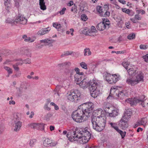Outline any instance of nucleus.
Here are the masks:
<instances>
[{"label":"nucleus","instance_id":"nucleus-1","mask_svg":"<svg viewBox=\"0 0 148 148\" xmlns=\"http://www.w3.org/2000/svg\"><path fill=\"white\" fill-rule=\"evenodd\" d=\"M94 108L93 104L89 102L82 104L76 110L74 111L71 114L73 119L77 122H81L90 116Z\"/></svg>","mask_w":148,"mask_h":148},{"label":"nucleus","instance_id":"nucleus-2","mask_svg":"<svg viewBox=\"0 0 148 148\" xmlns=\"http://www.w3.org/2000/svg\"><path fill=\"white\" fill-rule=\"evenodd\" d=\"M68 130V132L64 130L63 133L64 135L67 133L66 136L71 142L78 141L80 143L84 144L87 143L91 137V134L88 130Z\"/></svg>","mask_w":148,"mask_h":148},{"label":"nucleus","instance_id":"nucleus-3","mask_svg":"<svg viewBox=\"0 0 148 148\" xmlns=\"http://www.w3.org/2000/svg\"><path fill=\"white\" fill-rule=\"evenodd\" d=\"M84 89L89 86L91 95L94 98L97 97L100 93V86L95 81H90L88 83L86 79H83L79 85Z\"/></svg>","mask_w":148,"mask_h":148},{"label":"nucleus","instance_id":"nucleus-4","mask_svg":"<svg viewBox=\"0 0 148 148\" xmlns=\"http://www.w3.org/2000/svg\"><path fill=\"white\" fill-rule=\"evenodd\" d=\"M100 114H101V111L96 110L92 116L91 121L94 130H103L105 126L106 117L97 115Z\"/></svg>","mask_w":148,"mask_h":148},{"label":"nucleus","instance_id":"nucleus-5","mask_svg":"<svg viewBox=\"0 0 148 148\" xmlns=\"http://www.w3.org/2000/svg\"><path fill=\"white\" fill-rule=\"evenodd\" d=\"M145 96L144 95H142L137 98H135L133 99L128 98L125 101L127 103H130L131 106L136 105L138 103L140 105H141L143 107H145Z\"/></svg>","mask_w":148,"mask_h":148},{"label":"nucleus","instance_id":"nucleus-6","mask_svg":"<svg viewBox=\"0 0 148 148\" xmlns=\"http://www.w3.org/2000/svg\"><path fill=\"white\" fill-rule=\"evenodd\" d=\"M27 19L21 16H17L13 19L8 18L6 21L7 23H10L12 25L16 24L18 23L25 25L27 23Z\"/></svg>","mask_w":148,"mask_h":148},{"label":"nucleus","instance_id":"nucleus-7","mask_svg":"<svg viewBox=\"0 0 148 148\" xmlns=\"http://www.w3.org/2000/svg\"><path fill=\"white\" fill-rule=\"evenodd\" d=\"M81 95V93L78 90H76L74 91H71L68 93L67 96L68 99L73 101L78 97H79Z\"/></svg>","mask_w":148,"mask_h":148},{"label":"nucleus","instance_id":"nucleus-8","mask_svg":"<svg viewBox=\"0 0 148 148\" xmlns=\"http://www.w3.org/2000/svg\"><path fill=\"white\" fill-rule=\"evenodd\" d=\"M127 120L122 118L120 121L118 122L119 128L122 129H126L128 127V123Z\"/></svg>","mask_w":148,"mask_h":148},{"label":"nucleus","instance_id":"nucleus-9","mask_svg":"<svg viewBox=\"0 0 148 148\" xmlns=\"http://www.w3.org/2000/svg\"><path fill=\"white\" fill-rule=\"evenodd\" d=\"M55 41L54 40L50 38H46L40 40L41 42L44 43L45 45L48 46L49 47L52 46V44Z\"/></svg>","mask_w":148,"mask_h":148},{"label":"nucleus","instance_id":"nucleus-10","mask_svg":"<svg viewBox=\"0 0 148 148\" xmlns=\"http://www.w3.org/2000/svg\"><path fill=\"white\" fill-rule=\"evenodd\" d=\"M57 143L56 142L52 143V141L48 138L45 139L43 142V145L45 147H48L49 145L51 146H54Z\"/></svg>","mask_w":148,"mask_h":148},{"label":"nucleus","instance_id":"nucleus-11","mask_svg":"<svg viewBox=\"0 0 148 148\" xmlns=\"http://www.w3.org/2000/svg\"><path fill=\"white\" fill-rule=\"evenodd\" d=\"M127 95V93L126 91L125 90H122L120 91L118 95L117 96L120 99H123L126 97Z\"/></svg>","mask_w":148,"mask_h":148},{"label":"nucleus","instance_id":"nucleus-12","mask_svg":"<svg viewBox=\"0 0 148 148\" xmlns=\"http://www.w3.org/2000/svg\"><path fill=\"white\" fill-rule=\"evenodd\" d=\"M89 29L87 27H85L84 28H82L80 30V33L85 34V35H88L90 36H92L93 34H90L89 31Z\"/></svg>","mask_w":148,"mask_h":148},{"label":"nucleus","instance_id":"nucleus-13","mask_svg":"<svg viewBox=\"0 0 148 148\" xmlns=\"http://www.w3.org/2000/svg\"><path fill=\"white\" fill-rule=\"evenodd\" d=\"M118 122L116 123L113 122H109L108 124L109 127L112 129H114V130H119V128L118 126Z\"/></svg>","mask_w":148,"mask_h":148},{"label":"nucleus","instance_id":"nucleus-14","mask_svg":"<svg viewBox=\"0 0 148 148\" xmlns=\"http://www.w3.org/2000/svg\"><path fill=\"white\" fill-rule=\"evenodd\" d=\"M50 29V28L49 27L42 28L38 32V34L40 35H43L48 33Z\"/></svg>","mask_w":148,"mask_h":148},{"label":"nucleus","instance_id":"nucleus-15","mask_svg":"<svg viewBox=\"0 0 148 148\" xmlns=\"http://www.w3.org/2000/svg\"><path fill=\"white\" fill-rule=\"evenodd\" d=\"M23 38L24 39V40L25 42H34L35 40L36 39V37H34L33 38H31L30 37H27L26 35H24L23 36Z\"/></svg>","mask_w":148,"mask_h":148},{"label":"nucleus","instance_id":"nucleus-16","mask_svg":"<svg viewBox=\"0 0 148 148\" xmlns=\"http://www.w3.org/2000/svg\"><path fill=\"white\" fill-rule=\"evenodd\" d=\"M75 81L77 84L79 85L82 81V77L78 74H75L74 76Z\"/></svg>","mask_w":148,"mask_h":148},{"label":"nucleus","instance_id":"nucleus-17","mask_svg":"<svg viewBox=\"0 0 148 148\" xmlns=\"http://www.w3.org/2000/svg\"><path fill=\"white\" fill-rule=\"evenodd\" d=\"M104 21L100 22L97 24V29L99 31H103L106 27L105 26Z\"/></svg>","mask_w":148,"mask_h":148},{"label":"nucleus","instance_id":"nucleus-18","mask_svg":"<svg viewBox=\"0 0 148 148\" xmlns=\"http://www.w3.org/2000/svg\"><path fill=\"white\" fill-rule=\"evenodd\" d=\"M126 82L128 84L132 86H134L138 84L135 79L132 78L127 79L126 80Z\"/></svg>","mask_w":148,"mask_h":148},{"label":"nucleus","instance_id":"nucleus-19","mask_svg":"<svg viewBox=\"0 0 148 148\" xmlns=\"http://www.w3.org/2000/svg\"><path fill=\"white\" fill-rule=\"evenodd\" d=\"M111 77V78L110 81V84H114L119 79V78L115 74L112 75Z\"/></svg>","mask_w":148,"mask_h":148},{"label":"nucleus","instance_id":"nucleus-20","mask_svg":"<svg viewBox=\"0 0 148 148\" xmlns=\"http://www.w3.org/2000/svg\"><path fill=\"white\" fill-rule=\"evenodd\" d=\"M67 27V25L65 21H64L63 23L60 24V29L59 30V31H60L62 32H64L66 29Z\"/></svg>","mask_w":148,"mask_h":148},{"label":"nucleus","instance_id":"nucleus-21","mask_svg":"<svg viewBox=\"0 0 148 148\" xmlns=\"http://www.w3.org/2000/svg\"><path fill=\"white\" fill-rule=\"evenodd\" d=\"M131 114V112L130 111L127 110L125 112L124 116L122 118L128 120V119L130 118Z\"/></svg>","mask_w":148,"mask_h":148},{"label":"nucleus","instance_id":"nucleus-22","mask_svg":"<svg viewBox=\"0 0 148 148\" xmlns=\"http://www.w3.org/2000/svg\"><path fill=\"white\" fill-rule=\"evenodd\" d=\"M109 112V115L111 117H114L117 116L118 114V110H112L111 112Z\"/></svg>","mask_w":148,"mask_h":148},{"label":"nucleus","instance_id":"nucleus-23","mask_svg":"<svg viewBox=\"0 0 148 148\" xmlns=\"http://www.w3.org/2000/svg\"><path fill=\"white\" fill-rule=\"evenodd\" d=\"M143 74L141 73H139L136 76V79H135L138 83L140 81H143Z\"/></svg>","mask_w":148,"mask_h":148},{"label":"nucleus","instance_id":"nucleus-24","mask_svg":"<svg viewBox=\"0 0 148 148\" xmlns=\"http://www.w3.org/2000/svg\"><path fill=\"white\" fill-rule=\"evenodd\" d=\"M127 70L129 74L130 75H134L136 73V71L135 68H130Z\"/></svg>","mask_w":148,"mask_h":148},{"label":"nucleus","instance_id":"nucleus-25","mask_svg":"<svg viewBox=\"0 0 148 148\" xmlns=\"http://www.w3.org/2000/svg\"><path fill=\"white\" fill-rule=\"evenodd\" d=\"M15 127L16 130H19L21 129L22 126V123L20 121H15Z\"/></svg>","mask_w":148,"mask_h":148},{"label":"nucleus","instance_id":"nucleus-26","mask_svg":"<svg viewBox=\"0 0 148 148\" xmlns=\"http://www.w3.org/2000/svg\"><path fill=\"white\" fill-rule=\"evenodd\" d=\"M138 121L140 125H144L147 122V118H143L140 120Z\"/></svg>","mask_w":148,"mask_h":148},{"label":"nucleus","instance_id":"nucleus-27","mask_svg":"<svg viewBox=\"0 0 148 148\" xmlns=\"http://www.w3.org/2000/svg\"><path fill=\"white\" fill-rule=\"evenodd\" d=\"M112 75H110V74L108 73H106L105 74L104 76L105 77V79L110 84V81L111 80V79H110V78H111V76H112Z\"/></svg>","mask_w":148,"mask_h":148},{"label":"nucleus","instance_id":"nucleus-28","mask_svg":"<svg viewBox=\"0 0 148 148\" xmlns=\"http://www.w3.org/2000/svg\"><path fill=\"white\" fill-rule=\"evenodd\" d=\"M4 5L5 6V9L7 10H9L10 8L11 5L10 3V0H4Z\"/></svg>","mask_w":148,"mask_h":148},{"label":"nucleus","instance_id":"nucleus-29","mask_svg":"<svg viewBox=\"0 0 148 148\" xmlns=\"http://www.w3.org/2000/svg\"><path fill=\"white\" fill-rule=\"evenodd\" d=\"M84 56H89L91 54V52L88 48H86L84 50Z\"/></svg>","mask_w":148,"mask_h":148},{"label":"nucleus","instance_id":"nucleus-30","mask_svg":"<svg viewBox=\"0 0 148 148\" xmlns=\"http://www.w3.org/2000/svg\"><path fill=\"white\" fill-rule=\"evenodd\" d=\"M122 65L127 70L130 68V63L129 62H123L122 63Z\"/></svg>","mask_w":148,"mask_h":148},{"label":"nucleus","instance_id":"nucleus-31","mask_svg":"<svg viewBox=\"0 0 148 148\" xmlns=\"http://www.w3.org/2000/svg\"><path fill=\"white\" fill-rule=\"evenodd\" d=\"M89 31L90 32V34H93L92 36H94L95 35V33L97 32V31L95 27L93 26H92L91 27V29H89Z\"/></svg>","mask_w":148,"mask_h":148},{"label":"nucleus","instance_id":"nucleus-32","mask_svg":"<svg viewBox=\"0 0 148 148\" xmlns=\"http://www.w3.org/2000/svg\"><path fill=\"white\" fill-rule=\"evenodd\" d=\"M17 61H21L23 63L30 64L31 63L30 60L29 58L25 60H23L22 59L20 58L17 60Z\"/></svg>","mask_w":148,"mask_h":148},{"label":"nucleus","instance_id":"nucleus-33","mask_svg":"<svg viewBox=\"0 0 148 148\" xmlns=\"http://www.w3.org/2000/svg\"><path fill=\"white\" fill-rule=\"evenodd\" d=\"M47 126V125H44L43 124H38V128L40 130H44L46 128V127ZM46 129H47V128H46Z\"/></svg>","mask_w":148,"mask_h":148},{"label":"nucleus","instance_id":"nucleus-34","mask_svg":"<svg viewBox=\"0 0 148 148\" xmlns=\"http://www.w3.org/2000/svg\"><path fill=\"white\" fill-rule=\"evenodd\" d=\"M27 126L31 129H35L37 127V124L36 123H33L29 124Z\"/></svg>","mask_w":148,"mask_h":148},{"label":"nucleus","instance_id":"nucleus-35","mask_svg":"<svg viewBox=\"0 0 148 148\" xmlns=\"http://www.w3.org/2000/svg\"><path fill=\"white\" fill-rule=\"evenodd\" d=\"M104 21V23L106 27H108V28L109 27V26L110 25L109 20L107 18L104 19L103 20L102 22H103Z\"/></svg>","mask_w":148,"mask_h":148},{"label":"nucleus","instance_id":"nucleus-36","mask_svg":"<svg viewBox=\"0 0 148 148\" xmlns=\"http://www.w3.org/2000/svg\"><path fill=\"white\" fill-rule=\"evenodd\" d=\"M97 11L98 12L99 14H103L104 11H102V7L101 6H98L97 7Z\"/></svg>","mask_w":148,"mask_h":148},{"label":"nucleus","instance_id":"nucleus-37","mask_svg":"<svg viewBox=\"0 0 148 148\" xmlns=\"http://www.w3.org/2000/svg\"><path fill=\"white\" fill-rule=\"evenodd\" d=\"M53 27L57 29L58 31L60 29V24L54 23L53 24Z\"/></svg>","mask_w":148,"mask_h":148},{"label":"nucleus","instance_id":"nucleus-38","mask_svg":"<svg viewBox=\"0 0 148 148\" xmlns=\"http://www.w3.org/2000/svg\"><path fill=\"white\" fill-rule=\"evenodd\" d=\"M4 68L7 71L9 75L12 74V69L8 67L5 66L4 67Z\"/></svg>","mask_w":148,"mask_h":148},{"label":"nucleus","instance_id":"nucleus-39","mask_svg":"<svg viewBox=\"0 0 148 148\" xmlns=\"http://www.w3.org/2000/svg\"><path fill=\"white\" fill-rule=\"evenodd\" d=\"M121 135L122 138H124L126 134L125 132H123L121 130H116Z\"/></svg>","mask_w":148,"mask_h":148},{"label":"nucleus","instance_id":"nucleus-40","mask_svg":"<svg viewBox=\"0 0 148 148\" xmlns=\"http://www.w3.org/2000/svg\"><path fill=\"white\" fill-rule=\"evenodd\" d=\"M80 66L83 69H88L87 68V64L84 62H82L80 64Z\"/></svg>","mask_w":148,"mask_h":148},{"label":"nucleus","instance_id":"nucleus-41","mask_svg":"<svg viewBox=\"0 0 148 148\" xmlns=\"http://www.w3.org/2000/svg\"><path fill=\"white\" fill-rule=\"evenodd\" d=\"M135 37V34L134 33L130 34L127 36V38L130 40H132L134 39Z\"/></svg>","mask_w":148,"mask_h":148},{"label":"nucleus","instance_id":"nucleus-42","mask_svg":"<svg viewBox=\"0 0 148 148\" xmlns=\"http://www.w3.org/2000/svg\"><path fill=\"white\" fill-rule=\"evenodd\" d=\"M40 9L43 10H45L46 9V6L45 5V3H43L39 4Z\"/></svg>","mask_w":148,"mask_h":148},{"label":"nucleus","instance_id":"nucleus-43","mask_svg":"<svg viewBox=\"0 0 148 148\" xmlns=\"http://www.w3.org/2000/svg\"><path fill=\"white\" fill-rule=\"evenodd\" d=\"M88 19L87 16L84 14H82L81 16V19L82 20L86 21Z\"/></svg>","mask_w":148,"mask_h":148},{"label":"nucleus","instance_id":"nucleus-44","mask_svg":"<svg viewBox=\"0 0 148 148\" xmlns=\"http://www.w3.org/2000/svg\"><path fill=\"white\" fill-rule=\"evenodd\" d=\"M66 10V8H63L62 10L59 11L57 13H59L60 15H63L64 14L65 11Z\"/></svg>","mask_w":148,"mask_h":148},{"label":"nucleus","instance_id":"nucleus-45","mask_svg":"<svg viewBox=\"0 0 148 148\" xmlns=\"http://www.w3.org/2000/svg\"><path fill=\"white\" fill-rule=\"evenodd\" d=\"M148 46L146 45H144L143 44L140 45V49L143 50L146 49L148 48Z\"/></svg>","mask_w":148,"mask_h":148},{"label":"nucleus","instance_id":"nucleus-46","mask_svg":"<svg viewBox=\"0 0 148 148\" xmlns=\"http://www.w3.org/2000/svg\"><path fill=\"white\" fill-rule=\"evenodd\" d=\"M68 72L70 73V77H72V76L74 74V73H75V71L73 69H68Z\"/></svg>","mask_w":148,"mask_h":148},{"label":"nucleus","instance_id":"nucleus-47","mask_svg":"<svg viewBox=\"0 0 148 148\" xmlns=\"http://www.w3.org/2000/svg\"><path fill=\"white\" fill-rule=\"evenodd\" d=\"M36 139H32L30 140L29 142V145L30 146H33L34 145V143H36Z\"/></svg>","mask_w":148,"mask_h":148},{"label":"nucleus","instance_id":"nucleus-48","mask_svg":"<svg viewBox=\"0 0 148 148\" xmlns=\"http://www.w3.org/2000/svg\"><path fill=\"white\" fill-rule=\"evenodd\" d=\"M71 54V53H70L69 51H67L64 53L62 54L61 55V57H63L64 56H66L68 55H69Z\"/></svg>","mask_w":148,"mask_h":148},{"label":"nucleus","instance_id":"nucleus-49","mask_svg":"<svg viewBox=\"0 0 148 148\" xmlns=\"http://www.w3.org/2000/svg\"><path fill=\"white\" fill-rule=\"evenodd\" d=\"M24 55L28 56H30L31 55L30 53L29 52V50L27 49H25L24 51Z\"/></svg>","mask_w":148,"mask_h":148},{"label":"nucleus","instance_id":"nucleus-50","mask_svg":"<svg viewBox=\"0 0 148 148\" xmlns=\"http://www.w3.org/2000/svg\"><path fill=\"white\" fill-rule=\"evenodd\" d=\"M104 13V14H103V16L105 17L109 16L110 15V13L108 11H106V12H104L103 13Z\"/></svg>","mask_w":148,"mask_h":148},{"label":"nucleus","instance_id":"nucleus-51","mask_svg":"<svg viewBox=\"0 0 148 148\" xmlns=\"http://www.w3.org/2000/svg\"><path fill=\"white\" fill-rule=\"evenodd\" d=\"M13 67L14 70L16 71H18L19 70L18 66L15 64L13 65Z\"/></svg>","mask_w":148,"mask_h":148},{"label":"nucleus","instance_id":"nucleus-52","mask_svg":"<svg viewBox=\"0 0 148 148\" xmlns=\"http://www.w3.org/2000/svg\"><path fill=\"white\" fill-rule=\"evenodd\" d=\"M63 86L60 85H58L56 86L55 90L56 92L59 91V90L62 88Z\"/></svg>","mask_w":148,"mask_h":148},{"label":"nucleus","instance_id":"nucleus-53","mask_svg":"<svg viewBox=\"0 0 148 148\" xmlns=\"http://www.w3.org/2000/svg\"><path fill=\"white\" fill-rule=\"evenodd\" d=\"M122 10L123 12L128 14L130 12V10L128 9H127L126 8H122Z\"/></svg>","mask_w":148,"mask_h":148},{"label":"nucleus","instance_id":"nucleus-54","mask_svg":"<svg viewBox=\"0 0 148 148\" xmlns=\"http://www.w3.org/2000/svg\"><path fill=\"white\" fill-rule=\"evenodd\" d=\"M143 58L145 61L146 62H148V54L143 56Z\"/></svg>","mask_w":148,"mask_h":148},{"label":"nucleus","instance_id":"nucleus-55","mask_svg":"<svg viewBox=\"0 0 148 148\" xmlns=\"http://www.w3.org/2000/svg\"><path fill=\"white\" fill-rule=\"evenodd\" d=\"M134 18L137 20H141V17L138 15V14L135 15Z\"/></svg>","mask_w":148,"mask_h":148},{"label":"nucleus","instance_id":"nucleus-56","mask_svg":"<svg viewBox=\"0 0 148 148\" xmlns=\"http://www.w3.org/2000/svg\"><path fill=\"white\" fill-rule=\"evenodd\" d=\"M136 11L138 12V14H139L140 13L142 14H144L145 13V11L143 10H136Z\"/></svg>","mask_w":148,"mask_h":148},{"label":"nucleus","instance_id":"nucleus-57","mask_svg":"<svg viewBox=\"0 0 148 148\" xmlns=\"http://www.w3.org/2000/svg\"><path fill=\"white\" fill-rule=\"evenodd\" d=\"M27 78L28 79H37V77L35 76L34 77H33L31 75H29L27 76Z\"/></svg>","mask_w":148,"mask_h":148},{"label":"nucleus","instance_id":"nucleus-58","mask_svg":"<svg viewBox=\"0 0 148 148\" xmlns=\"http://www.w3.org/2000/svg\"><path fill=\"white\" fill-rule=\"evenodd\" d=\"M135 14V12H134L132 10H130V12L128 14L129 15L132 16L134 15Z\"/></svg>","mask_w":148,"mask_h":148},{"label":"nucleus","instance_id":"nucleus-59","mask_svg":"<svg viewBox=\"0 0 148 148\" xmlns=\"http://www.w3.org/2000/svg\"><path fill=\"white\" fill-rule=\"evenodd\" d=\"M68 63H70L69 62L68 63L67 62H65L63 63L62 64H59V65L60 66H63L67 65Z\"/></svg>","mask_w":148,"mask_h":148},{"label":"nucleus","instance_id":"nucleus-60","mask_svg":"<svg viewBox=\"0 0 148 148\" xmlns=\"http://www.w3.org/2000/svg\"><path fill=\"white\" fill-rule=\"evenodd\" d=\"M126 51H116V53L117 54H123Z\"/></svg>","mask_w":148,"mask_h":148},{"label":"nucleus","instance_id":"nucleus-61","mask_svg":"<svg viewBox=\"0 0 148 148\" xmlns=\"http://www.w3.org/2000/svg\"><path fill=\"white\" fill-rule=\"evenodd\" d=\"M131 21L134 23H136L138 22V21H137L136 20V19L134 18H131L130 19Z\"/></svg>","mask_w":148,"mask_h":148},{"label":"nucleus","instance_id":"nucleus-62","mask_svg":"<svg viewBox=\"0 0 148 148\" xmlns=\"http://www.w3.org/2000/svg\"><path fill=\"white\" fill-rule=\"evenodd\" d=\"M118 1L123 4H125L126 3V2L124 0H118Z\"/></svg>","mask_w":148,"mask_h":148},{"label":"nucleus","instance_id":"nucleus-63","mask_svg":"<svg viewBox=\"0 0 148 148\" xmlns=\"http://www.w3.org/2000/svg\"><path fill=\"white\" fill-rule=\"evenodd\" d=\"M44 108L45 109H47V110L49 111L50 110V108L48 107L47 104H46L44 106Z\"/></svg>","mask_w":148,"mask_h":148},{"label":"nucleus","instance_id":"nucleus-64","mask_svg":"<svg viewBox=\"0 0 148 148\" xmlns=\"http://www.w3.org/2000/svg\"><path fill=\"white\" fill-rule=\"evenodd\" d=\"M74 70L75 71H76V74H77L79 72V69L77 67L75 68Z\"/></svg>","mask_w":148,"mask_h":148}]
</instances>
